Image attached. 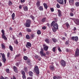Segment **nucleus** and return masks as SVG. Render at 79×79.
Wrapping results in <instances>:
<instances>
[{
    "label": "nucleus",
    "mask_w": 79,
    "mask_h": 79,
    "mask_svg": "<svg viewBox=\"0 0 79 79\" xmlns=\"http://www.w3.org/2000/svg\"><path fill=\"white\" fill-rule=\"evenodd\" d=\"M55 23V21H53L52 22L51 24V27H52L53 26V27L54 29H56L58 30V24Z\"/></svg>",
    "instance_id": "1"
},
{
    "label": "nucleus",
    "mask_w": 79,
    "mask_h": 79,
    "mask_svg": "<svg viewBox=\"0 0 79 79\" xmlns=\"http://www.w3.org/2000/svg\"><path fill=\"white\" fill-rule=\"evenodd\" d=\"M31 24V20L30 19H27L26 21V26L27 27H29Z\"/></svg>",
    "instance_id": "2"
},
{
    "label": "nucleus",
    "mask_w": 79,
    "mask_h": 79,
    "mask_svg": "<svg viewBox=\"0 0 79 79\" xmlns=\"http://www.w3.org/2000/svg\"><path fill=\"white\" fill-rule=\"evenodd\" d=\"M33 71L35 72L36 74H39V67H38V66H35Z\"/></svg>",
    "instance_id": "3"
},
{
    "label": "nucleus",
    "mask_w": 79,
    "mask_h": 79,
    "mask_svg": "<svg viewBox=\"0 0 79 79\" xmlns=\"http://www.w3.org/2000/svg\"><path fill=\"white\" fill-rule=\"evenodd\" d=\"M40 53L41 56H46V54L44 52V49L43 48H41V51L40 52Z\"/></svg>",
    "instance_id": "4"
},
{
    "label": "nucleus",
    "mask_w": 79,
    "mask_h": 79,
    "mask_svg": "<svg viewBox=\"0 0 79 79\" xmlns=\"http://www.w3.org/2000/svg\"><path fill=\"white\" fill-rule=\"evenodd\" d=\"M0 54L1 55L2 57V60L3 61L4 63H5V62L6 61V58H5V55L4 53H0Z\"/></svg>",
    "instance_id": "5"
},
{
    "label": "nucleus",
    "mask_w": 79,
    "mask_h": 79,
    "mask_svg": "<svg viewBox=\"0 0 79 79\" xmlns=\"http://www.w3.org/2000/svg\"><path fill=\"white\" fill-rule=\"evenodd\" d=\"M60 64L62 66H66V62L64 60H62L60 61Z\"/></svg>",
    "instance_id": "6"
},
{
    "label": "nucleus",
    "mask_w": 79,
    "mask_h": 79,
    "mask_svg": "<svg viewBox=\"0 0 79 79\" xmlns=\"http://www.w3.org/2000/svg\"><path fill=\"white\" fill-rule=\"evenodd\" d=\"M71 40L77 41L78 40V37L77 36H72L71 37Z\"/></svg>",
    "instance_id": "7"
},
{
    "label": "nucleus",
    "mask_w": 79,
    "mask_h": 79,
    "mask_svg": "<svg viewBox=\"0 0 79 79\" xmlns=\"http://www.w3.org/2000/svg\"><path fill=\"white\" fill-rule=\"evenodd\" d=\"M75 56H79V50L78 48H77L76 49Z\"/></svg>",
    "instance_id": "8"
},
{
    "label": "nucleus",
    "mask_w": 79,
    "mask_h": 79,
    "mask_svg": "<svg viewBox=\"0 0 79 79\" xmlns=\"http://www.w3.org/2000/svg\"><path fill=\"white\" fill-rule=\"evenodd\" d=\"M43 49L45 51H48V46H46L45 44H44L43 45Z\"/></svg>",
    "instance_id": "9"
},
{
    "label": "nucleus",
    "mask_w": 79,
    "mask_h": 79,
    "mask_svg": "<svg viewBox=\"0 0 79 79\" xmlns=\"http://www.w3.org/2000/svg\"><path fill=\"white\" fill-rule=\"evenodd\" d=\"M26 47L30 49V47H31V43L29 42H27V44L26 45Z\"/></svg>",
    "instance_id": "10"
},
{
    "label": "nucleus",
    "mask_w": 79,
    "mask_h": 79,
    "mask_svg": "<svg viewBox=\"0 0 79 79\" xmlns=\"http://www.w3.org/2000/svg\"><path fill=\"white\" fill-rule=\"evenodd\" d=\"M58 16L59 17H61L62 16V14H61V11L60 10H58Z\"/></svg>",
    "instance_id": "11"
},
{
    "label": "nucleus",
    "mask_w": 79,
    "mask_h": 79,
    "mask_svg": "<svg viewBox=\"0 0 79 79\" xmlns=\"http://www.w3.org/2000/svg\"><path fill=\"white\" fill-rule=\"evenodd\" d=\"M57 2L60 5H64L63 0H57Z\"/></svg>",
    "instance_id": "12"
},
{
    "label": "nucleus",
    "mask_w": 79,
    "mask_h": 79,
    "mask_svg": "<svg viewBox=\"0 0 79 79\" xmlns=\"http://www.w3.org/2000/svg\"><path fill=\"white\" fill-rule=\"evenodd\" d=\"M49 69L51 70V71H54L55 70V68H54V66L51 65L49 66Z\"/></svg>",
    "instance_id": "13"
},
{
    "label": "nucleus",
    "mask_w": 79,
    "mask_h": 79,
    "mask_svg": "<svg viewBox=\"0 0 79 79\" xmlns=\"http://www.w3.org/2000/svg\"><path fill=\"white\" fill-rule=\"evenodd\" d=\"M28 74L30 77H32V76H33V74H34V73H33L32 72L30 71L28 72Z\"/></svg>",
    "instance_id": "14"
},
{
    "label": "nucleus",
    "mask_w": 79,
    "mask_h": 79,
    "mask_svg": "<svg viewBox=\"0 0 79 79\" xmlns=\"http://www.w3.org/2000/svg\"><path fill=\"white\" fill-rule=\"evenodd\" d=\"M2 39H4V40H7V38L6 37V36L5 35H2Z\"/></svg>",
    "instance_id": "15"
},
{
    "label": "nucleus",
    "mask_w": 79,
    "mask_h": 79,
    "mask_svg": "<svg viewBox=\"0 0 79 79\" xmlns=\"http://www.w3.org/2000/svg\"><path fill=\"white\" fill-rule=\"evenodd\" d=\"M74 2V0H69V2L70 5H71V4H73Z\"/></svg>",
    "instance_id": "16"
},
{
    "label": "nucleus",
    "mask_w": 79,
    "mask_h": 79,
    "mask_svg": "<svg viewBox=\"0 0 79 79\" xmlns=\"http://www.w3.org/2000/svg\"><path fill=\"white\" fill-rule=\"evenodd\" d=\"M43 5L44 7V8H45L46 10H47V8H48V5H47V4L46 3H44Z\"/></svg>",
    "instance_id": "17"
},
{
    "label": "nucleus",
    "mask_w": 79,
    "mask_h": 79,
    "mask_svg": "<svg viewBox=\"0 0 79 79\" xmlns=\"http://www.w3.org/2000/svg\"><path fill=\"white\" fill-rule=\"evenodd\" d=\"M38 9L40 10V11H43V10H44V8L42 6H40L38 8Z\"/></svg>",
    "instance_id": "18"
},
{
    "label": "nucleus",
    "mask_w": 79,
    "mask_h": 79,
    "mask_svg": "<svg viewBox=\"0 0 79 79\" xmlns=\"http://www.w3.org/2000/svg\"><path fill=\"white\" fill-rule=\"evenodd\" d=\"M74 23H75L76 24H77V25L79 24V20L78 19H77L75 21H74Z\"/></svg>",
    "instance_id": "19"
},
{
    "label": "nucleus",
    "mask_w": 79,
    "mask_h": 79,
    "mask_svg": "<svg viewBox=\"0 0 79 79\" xmlns=\"http://www.w3.org/2000/svg\"><path fill=\"white\" fill-rule=\"evenodd\" d=\"M23 69L25 73H27V72L28 71V69H27V67H24V68Z\"/></svg>",
    "instance_id": "20"
},
{
    "label": "nucleus",
    "mask_w": 79,
    "mask_h": 79,
    "mask_svg": "<svg viewBox=\"0 0 79 79\" xmlns=\"http://www.w3.org/2000/svg\"><path fill=\"white\" fill-rule=\"evenodd\" d=\"M9 49H10V51H11V52H13V47L11 46V45H10L9 46Z\"/></svg>",
    "instance_id": "21"
},
{
    "label": "nucleus",
    "mask_w": 79,
    "mask_h": 79,
    "mask_svg": "<svg viewBox=\"0 0 79 79\" xmlns=\"http://www.w3.org/2000/svg\"><path fill=\"white\" fill-rule=\"evenodd\" d=\"M13 69L15 72H16V71H17V67H16L15 66H14L13 67Z\"/></svg>",
    "instance_id": "22"
},
{
    "label": "nucleus",
    "mask_w": 79,
    "mask_h": 79,
    "mask_svg": "<svg viewBox=\"0 0 79 79\" xmlns=\"http://www.w3.org/2000/svg\"><path fill=\"white\" fill-rule=\"evenodd\" d=\"M40 1H38V2L36 3L37 7H39L40 6Z\"/></svg>",
    "instance_id": "23"
},
{
    "label": "nucleus",
    "mask_w": 79,
    "mask_h": 79,
    "mask_svg": "<svg viewBox=\"0 0 79 79\" xmlns=\"http://www.w3.org/2000/svg\"><path fill=\"white\" fill-rule=\"evenodd\" d=\"M26 31L27 32H31L32 31L31 29H29V28H27Z\"/></svg>",
    "instance_id": "24"
},
{
    "label": "nucleus",
    "mask_w": 79,
    "mask_h": 79,
    "mask_svg": "<svg viewBox=\"0 0 79 79\" xmlns=\"http://www.w3.org/2000/svg\"><path fill=\"white\" fill-rule=\"evenodd\" d=\"M26 39H27L28 40H29V39H30V36L28 35H27L26 36Z\"/></svg>",
    "instance_id": "25"
},
{
    "label": "nucleus",
    "mask_w": 79,
    "mask_h": 79,
    "mask_svg": "<svg viewBox=\"0 0 79 79\" xmlns=\"http://www.w3.org/2000/svg\"><path fill=\"white\" fill-rule=\"evenodd\" d=\"M52 40L53 41V42H54V43H56V42H57V40H56V39H55V38H52Z\"/></svg>",
    "instance_id": "26"
},
{
    "label": "nucleus",
    "mask_w": 79,
    "mask_h": 79,
    "mask_svg": "<svg viewBox=\"0 0 79 79\" xmlns=\"http://www.w3.org/2000/svg\"><path fill=\"white\" fill-rule=\"evenodd\" d=\"M15 13H13L12 14V19L13 20H14L15 19Z\"/></svg>",
    "instance_id": "27"
},
{
    "label": "nucleus",
    "mask_w": 79,
    "mask_h": 79,
    "mask_svg": "<svg viewBox=\"0 0 79 79\" xmlns=\"http://www.w3.org/2000/svg\"><path fill=\"white\" fill-rule=\"evenodd\" d=\"M27 62L28 63V64H31V60L29 59L27 60Z\"/></svg>",
    "instance_id": "28"
},
{
    "label": "nucleus",
    "mask_w": 79,
    "mask_h": 79,
    "mask_svg": "<svg viewBox=\"0 0 79 79\" xmlns=\"http://www.w3.org/2000/svg\"><path fill=\"white\" fill-rule=\"evenodd\" d=\"M13 4V3H12V2H11V1H9L8 2V5L9 6H11V5H12Z\"/></svg>",
    "instance_id": "29"
},
{
    "label": "nucleus",
    "mask_w": 79,
    "mask_h": 79,
    "mask_svg": "<svg viewBox=\"0 0 79 79\" xmlns=\"http://www.w3.org/2000/svg\"><path fill=\"white\" fill-rule=\"evenodd\" d=\"M45 41L46 42L47 44H50L49 40H48V39H46L45 40Z\"/></svg>",
    "instance_id": "30"
},
{
    "label": "nucleus",
    "mask_w": 79,
    "mask_h": 79,
    "mask_svg": "<svg viewBox=\"0 0 79 79\" xmlns=\"http://www.w3.org/2000/svg\"><path fill=\"white\" fill-rule=\"evenodd\" d=\"M23 10H24V11H27V10H28L27 7V6H25L23 7Z\"/></svg>",
    "instance_id": "31"
},
{
    "label": "nucleus",
    "mask_w": 79,
    "mask_h": 79,
    "mask_svg": "<svg viewBox=\"0 0 79 79\" xmlns=\"http://www.w3.org/2000/svg\"><path fill=\"white\" fill-rule=\"evenodd\" d=\"M46 20V18L45 17L42 20V23H44Z\"/></svg>",
    "instance_id": "32"
},
{
    "label": "nucleus",
    "mask_w": 79,
    "mask_h": 79,
    "mask_svg": "<svg viewBox=\"0 0 79 79\" xmlns=\"http://www.w3.org/2000/svg\"><path fill=\"white\" fill-rule=\"evenodd\" d=\"M37 34L38 35H40V34H41V31L40 30H38L37 31Z\"/></svg>",
    "instance_id": "33"
},
{
    "label": "nucleus",
    "mask_w": 79,
    "mask_h": 79,
    "mask_svg": "<svg viewBox=\"0 0 79 79\" xmlns=\"http://www.w3.org/2000/svg\"><path fill=\"white\" fill-rule=\"evenodd\" d=\"M30 37H31V38L32 39H34V37H35V35L34 34H31V35Z\"/></svg>",
    "instance_id": "34"
},
{
    "label": "nucleus",
    "mask_w": 79,
    "mask_h": 79,
    "mask_svg": "<svg viewBox=\"0 0 79 79\" xmlns=\"http://www.w3.org/2000/svg\"><path fill=\"white\" fill-rule=\"evenodd\" d=\"M52 50L53 52H56V47L53 48Z\"/></svg>",
    "instance_id": "35"
},
{
    "label": "nucleus",
    "mask_w": 79,
    "mask_h": 79,
    "mask_svg": "<svg viewBox=\"0 0 79 79\" xmlns=\"http://www.w3.org/2000/svg\"><path fill=\"white\" fill-rule=\"evenodd\" d=\"M28 58L27 57V56H24L23 57V59L24 60H27Z\"/></svg>",
    "instance_id": "36"
},
{
    "label": "nucleus",
    "mask_w": 79,
    "mask_h": 79,
    "mask_svg": "<svg viewBox=\"0 0 79 79\" xmlns=\"http://www.w3.org/2000/svg\"><path fill=\"white\" fill-rule=\"evenodd\" d=\"M65 24H66V26L67 27V28L69 27V23H65Z\"/></svg>",
    "instance_id": "37"
},
{
    "label": "nucleus",
    "mask_w": 79,
    "mask_h": 79,
    "mask_svg": "<svg viewBox=\"0 0 79 79\" xmlns=\"http://www.w3.org/2000/svg\"><path fill=\"white\" fill-rule=\"evenodd\" d=\"M75 5H76V6H79V2H76L75 3Z\"/></svg>",
    "instance_id": "38"
},
{
    "label": "nucleus",
    "mask_w": 79,
    "mask_h": 79,
    "mask_svg": "<svg viewBox=\"0 0 79 79\" xmlns=\"http://www.w3.org/2000/svg\"><path fill=\"white\" fill-rule=\"evenodd\" d=\"M6 71L7 73H10V69H6Z\"/></svg>",
    "instance_id": "39"
},
{
    "label": "nucleus",
    "mask_w": 79,
    "mask_h": 79,
    "mask_svg": "<svg viewBox=\"0 0 79 79\" xmlns=\"http://www.w3.org/2000/svg\"><path fill=\"white\" fill-rule=\"evenodd\" d=\"M19 64H20L19 62H17L15 64V65H16L17 66H18V67H19Z\"/></svg>",
    "instance_id": "40"
},
{
    "label": "nucleus",
    "mask_w": 79,
    "mask_h": 79,
    "mask_svg": "<svg viewBox=\"0 0 79 79\" xmlns=\"http://www.w3.org/2000/svg\"><path fill=\"white\" fill-rule=\"evenodd\" d=\"M1 32L2 34V35H5V31L3 30H2Z\"/></svg>",
    "instance_id": "41"
},
{
    "label": "nucleus",
    "mask_w": 79,
    "mask_h": 79,
    "mask_svg": "<svg viewBox=\"0 0 79 79\" xmlns=\"http://www.w3.org/2000/svg\"><path fill=\"white\" fill-rule=\"evenodd\" d=\"M56 7L57 8H60V6L59 5V3H57L56 4Z\"/></svg>",
    "instance_id": "42"
},
{
    "label": "nucleus",
    "mask_w": 79,
    "mask_h": 79,
    "mask_svg": "<svg viewBox=\"0 0 79 79\" xmlns=\"http://www.w3.org/2000/svg\"><path fill=\"white\" fill-rule=\"evenodd\" d=\"M21 56V54H17L15 56V58H17L18 57H19V56Z\"/></svg>",
    "instance_id": "43"
},
{
    "label": "nucleus",
    "mask_w": 79,
    "mask_h": 79,
    "mask_svg": "<svg viewBox=\"0 0 79 79\" xmlns=\"http://www.w3.org/2000/svg\"><path fill=\"white\" fill-rule=\"evenodd\" d=\"M14 43L15 44H18V40H16L15 41H14Z\"/></svg>",
    "instance_id": "44"
},
{
    "label": "nucleus",
    "mask_w": 79,
    "mask_h": 79,
    "mask_svg": "<svg viewBox=\"0 0 79 79\" xmlns=\"http://www.w3.org/2000/svg\"><path fill=\"white\" fill-rule=\"evenodd\" d=\"M53 78V79H58V78L56 76H54Z\"/></svg>",
    "instance_id": "45"
},
{
    "label": "nucleus",
    "mask_w": 79,
    "mask_h": 79,
    "mask_svg": "<svg viewBox=\"0 0 79 79\" xmlns=\"http://www.w3.org/2000/svg\"><path fill=\"white\" fill-rule=\"evenodd\" d=\"M56 29H55V28H52V30L53 31V32H56Z\"/></svg>",
    "instance_id": "46"
},
{
    "label": "nucleus",
    "mask_w": 79,
    "mask_h": 79,
    "mask_svg": "<svg viewBox=\"0 0 79 79\" xmlns=\"http://www.w3.org/2000/svg\"><path fill=\"white\" fill-rule=\"evenodd\" d=\"M22 77H23V79H26V75H23Z\"/></svg>",
    "instance_id": "47"
},
{
    "label": "nucleus",
    "mask_w": 79,
    "mask_h": 79,
    "mask_svg": "<svg viewBox=\"0 0 79 79\" xmlns=\"http://www.w3.org/2000/svg\"><path fill=\"white\" fill-rule=\"evenodd\" d=\"M26 73L24 71H22V74L23 75H25Z\"/></svg>",
    "instance_id": "48"
},
{
    "label": "nucleus",
    "mask_w": 79,
    "mask_h": 79,
    "mask_svg": "<svg viewBox=\"0 0 79 79\" xmlns=\"http://www.w3.org/2000/svg\"><path fill=\"white\" fill-rule=\"evenodd\" d=\"M2 49H3V48H5V45L3 44H2Z\"/></svg>",
    "instance_id": "49"
},
{
    "label": "nucleus",
    "mask_w": 79,
    "mask_h": 79,
    "mask_svg": "<svg viewBox=\"0 0 79 79\" xmlns=\"http://www.w3.org/2000/svg\"><path fill=\"white\" fill-rule=\"evenodd\" d=\"M42 29H43L44 30H45L46 29V27L44 26L42 28Z\"/></svg>",
    "instance_id": "50"
},
{
    "label": "nucleus",
    "mask_w": 79,
    "mask_h": 79,
    "mask_svg": "<svg viewBox=\"0 0 79 79\" xmlns=\"http://www.w3.org/2000/svg\"><path fill=\"white\" fill-rule=\"evenodd\" d=\"M50 10L52 12H53V11H54V9H53V8H51Z\"/></svg>",
    "instance_id": "51"
},
{
    "label": "nucleus",
    "mask_w": 79,
    "mask_h": 79,
    "mask_svg": "<svg viewBox=\"0 0 79 79\" xmlns=\"http://www.w3.org/2000/svg\"><path fill=\"white\" fill-rule=\"evenodd\" d=\"M65 44L66 45H68L69 44V41L67 40L66 41Z\"/></svg>",
    "instance_id": "52"
},
{
    "label": "nucleus",
    "mask_w": 79,
    "mask_h": 79,
    "mask_svg": "<svg viewBox=\"0 0 79 79\" xmlns=\"http://www.w3.org/2000/svg\"><path fill=\"white\" fill-rule=\"evenodd\" d=\"M70 15L71 16H74V14L71 12L70 13Z\"/></svg>",
    "instance_id": "53"
},
{
    "label": "nucleus",
    "mask_w": 79,
    "mask_h": 79,
    "mask_svg": "<svg viewBox=\"0 0 79 79\" xmlns=\"http://www.w3.org/2000/svg\"><path fill=\"white\" fill-rule=\"evenodd\" d=\"M10 52H8L7 53V57H10Z\"/></svg>",
    "instance_id": "54"
},
{
    "label": "nucleus",
    "mask_w": 79,
    "mask_h": 79,
    "mask_svg": "<svg viewBox=\"0 0 79 79\" xmlns=\"http://www.w3.org/2000/svg\"><path fill=\"white\" fill-rule=\"evenodd\" d=\"M30 17L32 18V19H34V17L32 15H31Z\"/></svg>",
    "instance_id": "55"
},
{
    "label": "nucleus",
    "mask_w": 79,
    "mask_h": 79,
    "mask_svg": "<svg viewBox=\"0 0 79 79\" xmlns=\"http://www.w3.org/2000/svg\"><path fill=\"white\" fill-rule=\"evenodd\" d=\"M47 26H48L49 27H50V25L48 23H47Z\"/></svg>",
    "instance_id": "56"
},
{
    "label": "nucleus",
    "mask_w": 79,
    "mask_h": 79,
    "mask_svg": "<svg viewBox=\"0 0 79 79\" xmlns=\"http://www.w3.org/2000/svg\"><path fill=\"white\" fill-rule=\"evenodd\" d=\"M58 50L59 51V52H61V49H60V47H59L58 48Z\"/></svg>",
    "instance_id": "57"
},
{
    "label": "nucleus",
    "mask_w": 79,
    "mask_h": 79,
    "mask_svg": "<svg viewBox=\"0 0 79 79\" xmlns=\"http://www.w3.org/2000/svg\"><path fill=\"white\" fill-rule=\"evenodd\" d=\"M46 55H49V54H50V52L49 51H47L46 52Z\"/></svg>",
    "instance_id": "58"
},
{
    "label": "nucleus",
    "mask_w": 79,
    "mask_h": 79,
    "mask_svg": "<svg viewBox=\"0 0 79 79\" xmlns=\"http://www.w3.org/2000/svg\"><path fill=\"white\" fill-rule=\"evenodd\" d=\"M66 52H69V49L68 48H67L66 49Z\"/></svg>",
    "instance_id": "59"
},
{
    "label": "nucleus",
    "mask_w": 79,
    "mask_h": 79,
    "mask_svg": "<svg viewBox=\"0 0 79 79\" xmlns=\"http://www.w3.org/2000/svg\"><path fill=\"white\" fill-rule=\"evenodd\" d=\"M35 58L36 59H37V58H39V56L38 55L35 56Z\"/></svg>",
    "instance_id": "60"
},
{
    "label": "nucleus",
    "mask_w": 79,
    "mask_h": 79,
    "mask_svg": "<svg viewBox=\"0 0 79 79\" xmlns=\"http://www.w3.org/2000/svg\"><path fill=\"white\" fill-rule=\"evenodd\" d=\"M21 3H24L25 2V0H21Z\"/></svg>",
    "instance_id": "61"
},
{
    "label": "nucleus",
    "mask_w": 79,
    "mask_h": 79,
    "mask_svg": "<svg viewBox=\"0 0 79 79\" xmlns=\"http://www.w3.org/2000/svg\"><path fill=\"white\" fill-rule=\"evenodd\" d=\"M0 79H5L4 78V77H3L2 76L0 77Z\"/></svg>",
    "instance_id": "62"
},
{
    "label": "nucleus",
    "mask_w": 79,
    "mask_h": 79,
    "mask_svg": "<svg viewBox=\"0 0 79 79\" xmlns=\"http://www.w3.org/2000/svg\"><path fill=\"white\" fill-rule=\"evenodd\" d=\"M11 79H16V77H15V76H13V79L12 78H11Z\"/></svg>",
    "instance_id": "63"
},
{
    "label": "nucleus",
    "mask_w": 79,
    "mask_h": 79,
    "mask_svg": "<svg viewBox=\"0 0 79 79\" xmlns=\"http://www.w3.org/2000/svg\"><path fill=\"white\" fill-rule=\"evenodd\" d=\"M27 79H32V77H28L27 78Z\"/></svg>",
    "instance_id": "64"
}]
</instances>
